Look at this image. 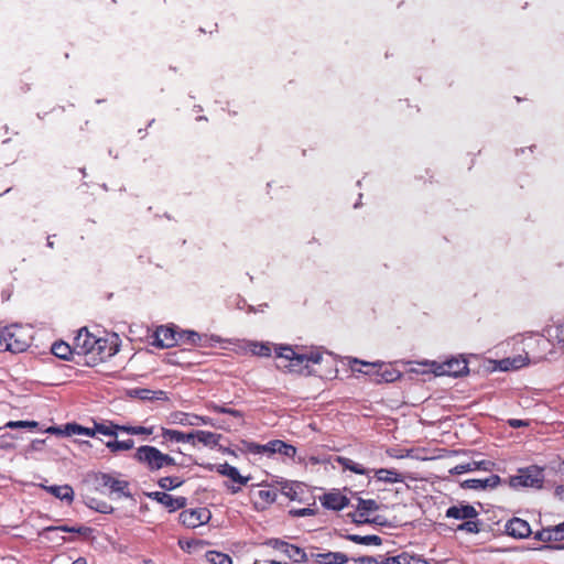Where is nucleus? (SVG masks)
<instances>
[{
	"instance_id": "obj_37",
	"label": "nucleus",
	"mask_w": 564,
	"mask_h": 564,
	"mask_svg": "<svg viewBox=\"0 0 564 564\" xmlns=\"http://www.w3.org/2000/svg\"><path fill=\"white\" fill-rule=\"evenodd\" d=\"M44 532H51V531H62V532H69V533H78L82 535H86L90 529L84 525L79 527H68V525H58V527H46Z\"/></svg>"
},
{
	"instance_id": "obj_27",
	"label": "nucleus",
	"mask_w": 564,
	"mask_h": 564,
	"mask_svg": "<svg viewBox=\"0 0 564 564\" xmlns=\"http://www.w3.org/2000/svg\"><path fill=\"white\" fill-rule=\"evenodd\" d=\"M220 438L221 435L214 432L203 430L194 431V441L197 440V442L204 444L205 446H216L218 445Z\"/></svg>"
},
{
	"instance_id": "obj_63",
	"label": "nucleus",
	"mask_w": 564,
	"mask_h": 564,
	"mask_svg": "<svg viewBox=\"0 0 564 564\" xmlns=\"http://www.w3.org/2000/svg\"><path fill=\"white\" fill-rule=\"evenodd\" d=\"M389 376H390V381L394 380L395 378L393 377V373L390 371L389 372Z\"/></svg>"
},
{
	"instance_id": "obj_51",
	"label": "nucleus",
	"mask_w": 564,
	"mask_h": 564,
	"mask_svg": "<svg viewBox=\"0 0 564 564\" xmlns=\"http://www.w3.org/2000/svg\"><path fill=\"white\" fill-rule=\"evenodd\" d=\"M392 491H394L395 495L410 494V488L405 484H400L399 486H395V487L390 486V494Z\"/></svg>"
},
{
	"instance_id": "obj_31",
	"label": "nucleus",
	"mask_w": 564,
	"mask_h": 564,
	"mask_svg": "<svg viewBox=\"0 0 564 564\" xmlns=\"http://www.w3.org/2000/svg\"><path fill=\"white\" fill-rule=\"evenodd\" d=\"M51 351L54 356L63 360H69L72 355L75 352L74 348H72L65 341H56L52 345Z\"/></svg>"
},
{
	"instance_id": "obj_30",
	"label": "nucleus",
	"mask_w": 564,
	"mask_h": 564,
	"mask_svg": "<svg viewBox=\"0 0 564 564\" xmlns=\"http://www.w3.org/2000/svg\"><path fill=\"white\" fill-rule=\"evenodd\" d=\"M95 425V432L98 434H102L106 436L117 437L118 432H121V426L119 424H116L111 421H108L106 423H98L94 422Z\"/></svg>"
},
{
	"instance_id": "obj_25",
	"label": "nucleus",
	"mask_w": 564,
	"mask_h": 564,
	"mask_svg": "<svg viewBox=\"0 0 564 564\" xmlns=\"http://www.w3.org/2000/svg\"><path fill=\"white\" fill-rule=\"evenodd\" d=\"M173 421L177 422L182 425H199V424H210V419L206 416H200L196 414H189L184 412H176L173 414Z\"/></svg>"
},
{
	"instance_id": "obj_54",
	"label": "nucleus",
	"mask_w": 564,
	"mask_h": 564,
	"mask_svg": "<svg viewBox=\"0 0 564 564\" xmlns=\"http://www.w3.org/2000/svg\"><path fill=\"white\" fill-rule=\"evenodd\" d=\"M97 433L95 432V425L93 424L91 427H85L84 426V431H83V435H87V436H90V437H94Z\"/></svg>"
},
{
	"instance_id": "obj_23",
	"label": "nucleus",
	"mask_w": 564,
	"mask_h": 564,
	"mask_svg": "<svg viewBox=\"0 0 564 564\" xmlns=\"http://www.w3.org/2000/svg\"><path fill=\"white\" fill-rule=\"evenodd\" d=\"M545 334L552 339L553 347L564 350V319L554 322L545 328Z\"/></svg>"
},
{
	"instance_id": "obj_22",
	"label": "nucleus",
	"mask_w": 564,
	"mask_h": 564,
	"mask_svg": "<svg viewBox=\"0 0 564 564\" xmlns=\"http://www.w3.org/2000/svg\"><path fill=\"white\" fill-rule=\"evenodd\" d=\"M349 503V500L346 496L340 492H328L325 494L322 498V505L326 509L332 510H341Z\"/></svg>"
},
{
	"instance_id": "obj_24",
	"label": "nucleus",
	"mask_w": 564,
	"mask_h": 564,
	"mask_svg": "<svg viewBox=\"0 0 564 564\" xmlns=\"http://www.w3.org/2000/svg\"><path fill=\"white\" fill-rule=\"evenodd\" d=\"M477 514H478V512L470 505L453 506V507H449L446 511L447 518L462 519V520L474 519L477 517Z\"/></svg>"
},
{
	"instance_id": "obj_19",
	"label": "nucleus",
	"mask_w": 564,
	"mask_h": 564,
	"mask_svg": "<svg viewBox=\"0 0 564 564\" xmlns=\"http://www.w3.org/2000/svg\"><path fill=\"white\" fill-rule=\"evenodd\" d=\"M161 436L165 443H192L195 445L194 431L184 433L177 430L162 427Z\"/></svg>"
},
{
	"instance_id": "obj_33",
	"label": "nucleus",
	"mask_w": 564,
	"mask_h": 564,
	"mask_svg": "<svg viewBox=\"0 0 564 564\" xmlns=\"http://www.w3.org/2000/svg\"><path fill=\"white\" fill-rule=\"evenodd\" d=\"M134 446V441L129 438L124 441H108L106 442V447L112 453L117 454L119 452H126L132 449Z\"/></svg>"
},
{
	"instance_id": "obj_50",
	"label": "nucleus",
	"mask_w": 564,
	"mask_h": 564,
	"mask_svg": "<svg viewBox=\"0 0 564 564\" xmlns=\"http://www.w3.org/2000/svg\"><path fill=\"white\" fill-rule=\"evenodd\" d=\"M66 431H67V434L83 435L84 426L76 424V423H72V424L66 425Z\"/></svg>"
},
{
	"instance_id": "obj_41",
	"label": "nucleus",
	"mask_w": 564,
	"mask_h": 564,
	"mask_svg": "<svg viewBox=\"0 0 564 564\" xmlns=\"http://www.w3.org/2000/svg\"><path fill=\"white\" fill-rule=\"evenodd\" d=\"M338 463L341 465L344 469H348L350 471H354L356 474L364 475L366 473L365 468L358 464L355 463L352 459L347 457H339Z\"/></svg>"
},
{
	"instance_id": "obj_18",
	"label": "nucleus",
	"mask_w": 564,
	"mask_h": 564,
	"mask_svg": "<svg viewBox=\"0 0 564 564\" xmlns=\"http://www.w3.org/2000/svg\"><path fill=\"white\" fill-rule=\"evenodd\" d=\"M212 339V337L200 335L194 330H180V345L208 347Z\"/></svg>"
},
{
	"instance_id": "obj_42",
	"label": "nucleus",
	"mask_w": 564,
	"mask_h": 564,
	"mask_svg": "<svg viewBox=\"0 0 564 564\" xmlns=\"http://www.w3.org/2000/svg\"><path fill=\"white\" fill-rule=\"evenodd\" d=\"M209 561L212 564H232L231 558L227 554L220 552H210Z\"/></svg>"
},
{
	"instance_id": "obj_8",
	"label": "nucleus",
	"mask_w": 564,
	"mask_h": 564,
	"mask_svg": "<svg viewBox=\"0 0 564 564\" xmlns=\"http://www.w3.org/2000/svg\"><path fill=\"white\" fill-rule=\"evenodd\" d=\"M94 350L89 356V359H86V365L96 366L100 362L106 361L108 358L112 357L118 351V345L115 343H109L107 338H97V344L94 345Z\"/></svg>"
},
{
	"instance_id": "obj_2",
	"label": "nucleus",
	"mask_w": 564,
	"mask_h": 564,
	"mask_svg": "<svg viewBox=\"0 0 564 564\" xmlns=\"http://www.w3.org/2000/svg\"><path fill=\"white\" fill-rule=\"evenodd\" d=\"M133 459L151 473L176 466L174 457L151 445L138 447L133 454Z\"/></svg>"
},
{
	"instance_id": "obj_45",
	"label": "nucleus",
	"mask_w": 564,
	"mask_h": 564,
	"mask_svg": "<svg viewBox=\"0 0 564 564\" xmlns=\"http://www.w3.org/2000/svg\"><path fill=\"white\" fill-rule=\"evenodd\" d=\"M89 507L101 513H110L113 510L112 506L108 505L107 502H96L95 499L91 500Z\"/></svg>"
},
{
	"instance_id": "obj_62",
	"label": "nucleus",
	"mask_w": 564,
	"mask_h": 564,
	"mask_svg": "<svg viewBox=\"0 0 564 564\" xmlns=\"http://www.w3.org/2000/svg\"><path fill=\"white\" fill-rule=\"evenodd\" d=\"M521 424V421H514V423H512L513 426H520Z\"/></svg>"
},
{
	"instance_id": "obj_3",
	"label": "nucleus",
	"mask_w": 564,
	"mask_h": 564,
	"mask_svg": "<svg viewBox=\"0 0 564 564\" xmlns=\"http://www.w3.org/2000/svg\"><path fill=\"white\" fill-rule=\"evenodd\" d=\"M544 482V469L536 465L520 468L518 474L510 476L508 484L513 489L519 488H542Z\"/></svg>"
},
{
	"instance_id": "obj_10",
	"label": "nucleus",
	"mask_w": 564,
	"mask_h": 564,
	"mask_svg": "<svg viewBox=\"0 0 564 564\" xmlns=\"http://www.w3.org/2000/svg\"><path fill=\"white\" fill-rule=\"evenodd\" d=\"M7 349L12 352H22L30 346L29 337L21 327L8 328L4 333Z\"/></svg>"
},
{
	"instance_id": "obj_57",
	"label": "nucleus",
	"mask_w": 564,
	"mask_h": 564,
	"mask_svg": "<svg viewBox=\"0 0 564 564\" xmlns=\"http://www.w3.org/2000/svg\"><path fill=\"white\" fill-rule=\"evenodd\" d=\"M389 475H390V485H394L398 482L397 478L395 477H392V476H397L395 473H393L392 470L389 471Z\"/></svg>"
},
{
	"instance_id": "obj_15",
	"label": "nucleus",
	"mask_w": 564,
	"mask_h": 564,
	"mask_svg": "<svg viewBox=\"0 0 564 564\" xmlns=\"http://www.w3.org/2000/svg\"><path fill=\"white\" fill-rule=\"evenodd\" d=\"M508 535L517 539H524L532 533L529 523L520 518L510 519L505 525Z\"/></svg>"
},
{
	"instance_id": "obj_53",
	"label": "nucleus",
	"mask_w": 564,
	"mask_h": 564,
	"mask_svg": "<svg viewBox=\"0 0 564 564\" xmlns=\"http://www.w3.org/2000/svg\"><path fill=\"white\" fill-rule=\"evenodd\" d=\"M294 516H297V517H304V516H311L313 514V510L310 509V508H303V509H300V510H295V511H291Z\"/></svg>"
},
{
	"instance_id": "obj_28",
	"label": "nucleus",
	"mask_w": 564,
	"mask_h": 564,
	"mask_svg": "<svg viewBox=\"0 0 564 564\" xmlns=\"http://www.w3.org/2000/svg\"><path fill=\"white\" fill-rule=\"evenodd\" d=\"M390 564H431L429 561L409 554L408 552H402L395 556H390Z\"/></svg>"
},
{
	"instance_id": "obj_4",
	"label": "nucleus",
	"mask_w": 564,
	"mask_h": 564,
	"mask_svg": "<svg viewBox=\"0 0 564 564\" xmlns=\"http://www.w3.org/2000/svg\"><path fill=\"white\" fill-rule=\"evenodd\" d=\"M552 339L546 335H535L525 341V355L528 360L539 362L553 354Z\"/></svg>"
},
{
	"instance_id": "obj_61",
	"label": "nucleus",
	"mask_w": 564,
	"mask_h": 564,
	"mask_svg": "<svg viewBox=\"0 0 564 564\" xmlns=\"http://www.w3.org/2000/svg\"><path fill=\"white\" fill-rule=\"evenodd\" d=\"M47 246L50 248H53L54 247V242L51 240V237L47 238Z\"/></svg>"
},
{
	"instance_id": "obj_60",
	"label": "nucleus",
	"mask_w": 564,
	"mask_h": 564,
	"mask_svg": "<svg viewBox=\"0 0 564 564\" xmlns=\"http://www.w3.org/2000/svg\"><path fill=\"white\" fill-rule=\"evenodd\" d=\"M551 549H554V550H564V544H557V545H553V546H550Z\"/></svg>"
},
{
	"instance_id": "obj_38",
	"label": "nucleus",
	"mask_w": 564,
	"mask_h": 564,
	"mask_svg": "<svg viewBox=\"0 0 564 564\" xmlns=\"http://www.w3.org/2000/svg\"><path fill=\"white\" fill-rule=\"evenodd\" d=\"M250 351L254 356L269 357L272 355V346L269 343H252L250 344Z\"/></svg>"
},
{
	"instance_id": "obj_16",
	"label": "nucleus",
	"mask_w": 564,
	"mask_h": 564,
	"mask_svg": "<svg viewBox=\"0 0 564 564\" xmlns=\"http://www.w3.org/2000/svg\"><path fill=\"white\" fill-rule=\"evenodd\" d=\"M501 484V478L498 475H490L489 477L485 479H466L464 480L460 486L464 489H473V490H485L487 488H496L498 485Z\"/></svg>"
},
{
	"instance_id": "obj_20",
	"label": "nucleus",
	"mask_w": 564,
	"mask_h": 564,
	"mask_svg": "<svg viewBox=\"0 0 564 564\" xmlns=\"http://www.w3.org/2000/svg\"><path fill=\"white\" fill-rule=\"evenodd\" d=\"M310 558L317 564H345L348 562L347 555L341 552L311 553Z\"/></svg>"
},
{
	"instance_id": "obj_56",
	"label": "nucleus",
	"mask_w": 564,
	"mask_h": 564,
	"mask_svg": "<svg viewBox=\"0 0 564 564\" xmlns=\"http://www.w3.org/2000/svg\"><path fill=\"white\" fill-rule=\"evenodd\" d=\"M378 477L379 479H388V469H380L378 471Z\"/></svg>"
},
{
	"instance_id": "obj_32",
	"label": "nucleus",
	"mask_w": 564,
	"mask_h": 564,
	"mask_svg": "<svg viewBox=\"0 0 564 564\" xmlns=\"http://www.w3.org/2000/svg\"><path fill=\"white\" fill-rule=\"evenodd\" d=\"M164 500L161 505H163L170 512H174L176 510L183 509L186 506L187 499L185 497H174L170 494H166Z\"/></svg>"
},
{
	"instance_id": "obj_48",
	"label": "nucleus",
	"mask_w": 564,
	"mask_h": 564,
	"mask_svg": "<svg viewBox=\"0 0 564 564\" xmlns=\"http://www.w3.org/2000/svg\"><path fill=\"white\" fill-rule=\"evenodd\" d=\"M471 471L482 469V470H490L491 466L494 465L489 460H481V462H470L469 463Z\"/></svg>"
},
{
	"instance_id": "obj_44",
	"label": "nucleus",
	"mask_w": 564,
	"mask_h": 564,
	"mask_svg": "<svg viewBox=\"0 0 564 564\" xmlns=\"http://www.w3.org/2000/svg\"><path fill=\"white\" fill-rule=\"evenodd\" d=\"M39 423L35 421H9L6 423L4 427L9 429H18V427H37Z\"/></svg>"
},
{
	"instance_id": "obj_6",
	"label": "nucleus",
	"mask_w": 564,
	"mask_h": 564,
	"mask_svg": "<svg viewBox=\"0 0 564 564\" xmlns=\"http://www.w3.org/2000/svg\"><path fill=\"white\" fill-rule=\"evenodd\" d=\"M265 544L273 550L281 552L294 563H305L310 560V556L306 554L304 549L291 544L286 541L280 539H269Z\"/></svg>"
},
{
	"instance_id": "obj_39",
	"label": "nucleus",
	"mask_w": 564,
	"mask_h": 564,
	"mask_svg": "<svg viewBox=\"0 0 564 564\" xmlns=\"http://www.w3.org/2000/svg\"><path fill=\"white\" fill-rule=\"evenodd\" d=\"M121 432H124L130 435H151L154 432V427L150 426H132V425H122Z\"/></svg>"
},
{
	"instance_id": "obj_43",
	"label": "nucleus",
	"mask_w": 564,
	"mask_h": 564,
	"mask_svg": "<svg viewBox=\"0 0 564 564\" xmlns=\"http://www.w3.org/2000/svg\"><path fill=\"white\" fill-rule=\"evenodd\" d=\"M464 523L458 525V530L466 531L469 533H478L480 531L479 522L473 519H466Z\"/></svg>"
},
{
	"instance_id": "obj_13",
	"label": "nucleus",
	"mask_w": 564,
	"mask_h": 564,
	"mask_svg": "<svg viewBox=\"0 0 564 564\" xmlns=\"http://www.w3.org/2000/svg\"><path fill=\"white\" fill-rule=\"evenodd\" d=\"M217 471L221 476L228 477L229 479L238 484V486H227L232 494L239 492L241 490V486L246 485L249 480V477L241 476L238 469L235 466L229 465L228 463L218 465Z\"/></svg>"
},
{
	"instance_id": "obj_35",
	"label": "nucleus",
	"mask_w": 564,
	"mask_h": 564,
	"mask_svg": "<svg viewBox=\"0 0 564 564\" xmlns=\"http://www.w3.org/2000/svg\"><path fill=\"white\" fill-rule=\"evenodd\" d=\"M348 540L364 545H380L382 542L381 538L378 535L350 534L348 535Z\"/></svg>"
},
{
	"instance_id": "obj_52",
	"label": "nucleus",
	"mask_w": 564,
	"mask_h": 564,
	"mask_svg": "<svg viewBox=\"0 0 564 564\" xmlns=\"http://www.w3.org/2000/svg\"><path fill=\"white\" fill-rule=\"evenodd\" d=\"M166 496V492L164 491H155V492H152L149 495V497L155 501H158L159 503H162V501L164 500L163 498H165Z\"/></svg>"
},
{
	"instance_id": "obj_5",
	"label": "nucleus",
	"mask_w": 564,
	"mask_h": 564,
	"mask_svg": "<svg viewBox=\"0 0 564 564\" xmlns=\"http://www.w3.org/2000/svg\"><path fill=\"white\" fill-rule=\"evenodd\" d=\"M246 448L249 453L252 454H280L292 459L295 457L297 452L295 446L281 440H273L263 445L254 442H248L246 443Z\"/></svg>"
},
{
	"instance_id": "obj_55",
	"label": "nucleus",
	"mask_w": 564,
	"mask_h": 564,
	"mask_svg": "<svg viewBox=\"0 0 564 564\" xmlns=\"http://www.w3.org/2000/svg\"><path fill=\"white\" fill-rule=\"evenodd\" d=\"M253 564H289V563L271 560V561H256Z\"/></svg>"
},
{
	"instance_id": "obj_14",
	"label": "nucleus",
	"mask_w": 564,
	"mask_h": 564,
	"mask_svg": "<svg viewBox=\"0 0 564 564\" xmlns=\"http://www.w3.org/2000/svg\"><path fill=\"white\" fill-rule=\"evenodd\" d=\"M384 364L383 362H367L359 360L357 358H352L349 360L350 369L354 372H361L368 376L375 375L380 376L381 379L376 378V381L380 382L382 379H384V373H379V369L382 368Z\"/></svg>"
},
{
	"instance_id": "obj_36",
	"label": "nucleus",
	"mask_w": 564,
	"mask_h": 564,
	"mask_svg": "<svg viewBox=\"0 0 564 564\" xmlns=\"http://www.w3.org/2000/svg\"><path fill=\"white\" fill-rule=\"evenodd\" d=\"M183 482H184V480L181 479L180 477L165 476V477L160 478V480L158 481V485L163 490H173L175 488L181 487L183 485Z\"/></svg>"
},
{
	"instance_id": "obj_7",
	"label": "nucleus",
	"mask_w": 564,
	"mask_h": 564,
	"mask_svg": "<svg viewBox=\"0 0 564 564\" xmlns=\"http://www.w3.org/2000/svg\"><path fill=\"white\" fill-rule=\"evenodd\" d=\"M95 484L97 489H108L109 494L120 496H130L128 488L129 482L112 477L109 474L98 473L95 475Z\"/></svg>"
},
{
	"instance_id": "obj_46",
	"label": "nucleus",
	"mask_w": 564,
	"mask_h": 564,
	"mask_svg": "<svg viewBox=\"0 0 564 564\" xmlns=\"http://www.w3.org/2000/svg\"><path fill=\"white\" fill-rule=\"evenodd\" d=\"M259 498L265 503H272L276 499V494L270 489H262L258 492Z\"/></svg>"
},
{
	"instance_id": "obj_26",
	"label": "nucleus",
	"mask_w": 564,
	"mask_h": 564,
	"mask_svg": "<svg viewBox=\"0 0 564 564\" xmlns=\"http://www.w3.org/2000/svg\"><path fill=\"white\" fill-rule=\"evenodd\" d=\"M45 490L61 500H66L68 502H72L74 499V490L69 485L47 486V487H45Z\"/></svg>"
},
{
	"instance_id": "obj_34",
	"label": "nucleus",
	"mask_w": 564,
	"mask_h": 564,
	"mask_svg": "<svg viewBox=\"0 0 564 564\" xmlns=\"http://www.w3.org/2000/svg\"><path fill=\"white\" fill-rule=\"evenodd\" d=\"M207 409L212 412H215V413H221V414H229L234 417H238V419H242L243 417V413L239 410H236V409H231V408H227V406H224V405H219L215 402H209L207 404Z\"/></svg>"
},
{
	"instance_id": "obj_29",
	"label": "nucleus",
	"mask_w": 564,
	"mask_h": 564,
	"mask_svg": "<svg viewBox=\"0 0 564 564\" xmlns=\"http://www.w3.org/2000/svg\"><path fill=\"white\" fill-rule=\"evenodd\" d=\"M444 371L448 375L459 376L468 370L466 360L464 359H452L444 364Z\"/></svg>"
},
{
	"instance_id": "obj_1",
	"label": "nucleus",
	"mask_w": 564,
	"mask_h": 564,
	"mask_svg": "<svg viewBox=\"0 0 564 564\" xmlns=\"http://www.w3.org/2000/svg\"><path fill=\"white\" fill-rule=\"evenodd\" d=\"M275 366L278 369L290 373H303L310 364H319L323 354L318 350H296L291 346H274Z\"/></svg>"
},
{
	"instance_id": "obj_17",
	"label": "nucleus",
	"mask_w": 564,
	"mask_h": 564,
	"mask_svg": "<svg viewBox=\"0 0 564 564\" xmlns=\"http://www.w3.org/2000/svg\"><path fill=\"white\" fill-rule=\"evenodd\" d=\"M534 539L541 542H558L564 540V521L549 528H543L534 534Z\"/></svg>"
},
{
	"instance_id": "obj_59",
	"label": "nucleus",
	"mask_w": 564,
	"mask_h": 564,
	"mask_svg": "<svg viewBox=\"0 0 564 564\" xmlns=\"http://www.w3.org/2000/svg\"><path fill=\"white\" fill-rule=\"evenodd\" d=\"M48 433H59V429L55 426H51L46 430Z\"/></svg>"
},
{
	"instance_id": "obj_12",
	"label": "nucleus",
	"mask_w": 564,
	"mask_h": 564,
	"mask_svg": "<svg viewBox=\"0 0 564 564\" xmlns=\"http://www.w3.org/2000/svg\"><path fill=\"white\" fill-rule=\"evenodd\" d=\"M209 510L205 508L183 510L180 516V522L187 528H197L209 520Z\"/></svg>"
},
{
	"instance_id": "obj_9",
	"label": "nucleus",
	"mask_w": 564,
	"mask_h": 564,
	"mask_svg": "<svg viewBox=\"0 0 564 564\" xmlns=\"http://www.w3.org/2000/svg\"><path fill=\"white\" fill-rule=\"evenodd\" d=\"M153 345L159 348H171L180 345V330L175 326H159L154 332Z\"/></svg>"
},
{
	"instance_id": "obj_21",
	"label": "nucleus",
	"mask_w": 564,
	"mask_h": 564,
	"mask_svg": "<svg viewBox=\"0 0 564 564\" xmlns=\"http://www.w3.org/2000/svg\"><path fill=\"white\" fill-rule=\"evenodd\" d=\"M378 509L377 502L372 499L364 500L358 499V505L356 507V512L354 514V520L356 522H366L369 521V517Z\"/></svg>"
},
{
	"instance_id": "obj_49",
	"label": "nucleus",
	"mask_w": 564,
	"mask_h": 564,
	"mask_svg": "<svg viewBox=\"0 0 564 564\" xmlns=\"http://www.w3.org/2000/svg\"><path fill=\"white\" fill-rule=\"evenodd\" d=\"M467 471H471L469 463L456 465L449 470L453 475H460Z\"/></svg>"
},
{
	"instance_id": "obj_11",
	"label": "nucleus",
	"mask_w": 564,
	"mask_h": 564,
	"mask_svg": "<svg viewBox=\"0 0 564 564\" xmlns=\"http://www.w3.org/2000/svg\"><path fill=\"white\" fill-rule=\"evenodd\" d=\"M95 344H97V337L84 328L78 332L74 339V350L77 355L83 356L86 360L89 359Z\"/></svg>"
},
{
	"instance_id": "obj_58",
	"label": "nucleus",
	"mask_w": 564,
	"mask_h": 564,
	"mask_svg": "<svg viewBox=\"0 0 564 564\" xmlns=\"http://www.w3.org/2000/svg\"><path fill=\"white\" fill-rule=\"evenodd\" d=\"M72 564H87V562L84 557H78Z\"/></svg>"
},
{
	"instance_id": "obj_47",
	"label": "nucleus",
	"mask_w": 564,
	"mask_h": 564,
	"mask_svg": "<svg viewBox=\"0 0 564 564\" xmlns=\"http://www.w3.org/2000/svg\"><path fill=\"white\" fill-rule=\"evenodd\" d=\"M154 391L150 389H134L131 391L132 397H137L141 400H152Z\"/></svg>"
},
{
	"instance_id": "obj_64",
	"label": "nucleus",
	"mask_w": 564,
	"mask_h": 564,
	"mask_svg": "<svg viewBox=\"0 0 564 564\" xmlns=\"http://www.w3.org/2000/svg\"><path fill=\"white\" fill-rule=\"evenodd\" d=\"M381 564H388V558L383 560Z\"/></svg>"
},
{
	"instance_id": "obj_40",
	"label": "nucleus",
	"mask_w": 564,
	"mask_h": 564,
	"mask_svg": "<svg viewBox=\"0 0 564 564\" xmlns=\"http://www.w3.org/2000/svg\"><path fill=\"white\" fill-rule=\"evenodd\" d=\"M524 365H525V362L521 357L513 358V359L506 358V359H502L499 361V369H501L503 371H508V370L519 369Z\"/></svg>"
}]
</instances>
